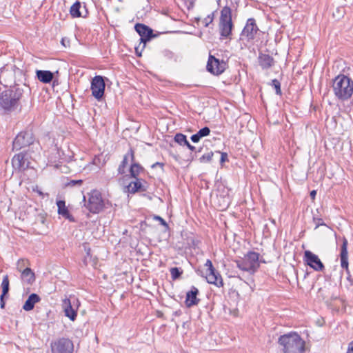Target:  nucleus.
Here are the masks:
<instances>
[{"label": "nucleus", "instance_id": "nucleus-1", "mask_svg": "<svg viewBox=\"0 0 353 353\" xmlns=\"http://www.w3.org/2000/svg\"><path fill=\"white\" fill-rule=\"evenodd\" d=\"M23 90L13 87L0 92V107L5 112L14 111L19 106V101L23 95Z\"/></svg>", "mask_w": 353, "mask_h": 353}, {"label": "nucleus", "instance_id": "nucleus-2", "mask_svg": "<svg viewBox=\"0 0 353 353\" xmlns=\"http://www.w3.org/2000/svg\"><path fill=\"white\" fill-rule=\"evenodd\" d=\"M283 353H304L305 341L296 332L281 335L278 339Z\"/></svg>", "mask_w": 353, "mask_h": 353}, {"label": "nucleus", "instance_id": "nucleus-3", "mask_svg": "<svg viewBox=\"0 0 353 353\" xmlns=\"http://www.w3.org/2000/svg\"><path fill=\"white\" fill-rule=\"evenodd\" d=\"M332 90L337 99L347 101L353 94V80L346 75L339 74L333 80Z\"/></svg>", "mask_w": 353, "mask_h": 353}, {"label": "nucleus", "instance_id": "nucleus-4", "mask_svg": "<svg viewBox=\"0 0 353 353\" xmlns=\"http://www.w3.org/2000/svg\"><path fill=\"white\" fill-rule=\"evenodd\" d=\"M260 254L254 251H249L244 257L235 260L238 268L242 271L248 272L250 274H254L260 267V263H265V261L259 259Z\"/></svg>", "mask_w": 353, "mask_h": 353}, {"label": "nucleus", "instance_id": "nucleus-5", "mask_svg": "<svg viewBox=\"0 0 353 353\" xmlns=\"http://www.w3.org/2000/svg\"><path fill=\"white\" fill-rule=\"evenodd\" d=\"M88 196V199L86 201L85 196H83V201L85 202L84 206L89 212L97 214L103 209L104 201L99 191L92 190Z\"/></svg>", "mask_w": 353, "mask_h": 353}, {"label": "nucleus", "instance_id": "nucleus-6", "mask_svg": "<svg viewBox=\"0 0 353 353\" xmlns=\"http://www.w3.org/2000/svg\"><path fill=\"white\" fill-rule=\"evenodd\" d=\"M79 305V301L75 296L66 298L63 300L61 306L64 311L65 315L72 321H75L77 316V311Z\"/></svg>", "mask_w": 353, "mask_h": 353}, {"label": "nucleus", "instance_id": "nucleus-7", "mask_svg": "<svg viewBox=\"0 0 353 353\" xmlns=\"http://www.w3.org/2000/svg\"><path fill=\"white\" fill-rule=\"evenodd\" d=\"M207 268L205 279L208 283L214 285L218 288L223 286V281L220 273L214 268L211 260L208 259L205 263Z\"/></svg>", "mask_w": 353, "mask_h": 353}, {"label": "nucleus", "instance_id": "nucleus-8", "mask_svg": "<svg viewBox=\"0 0 353 353\" xmlns=\"http://www.w3.org/2000/svg\"><path fill=\"white\" fill-rule=\"evenodd\" d=\"M34 137L31 132L24 131L19 132L12 142L13 150H19L29 146L34 142Z\"/></svg>", "mask_w": 353, "mask_h": 353}, {"label": "nucleus", "instance_id": "nucleus-9", "mask_svg": "<svg viewBox=\"0 0 353 353\" xmlns=\"http://www.w3.org/2000/svg\"><path fill=\"white\" fill-rule=\"evenodd\" d=\"M259 31V28L256 25V20L254 18H249L240 34V39L250 41L255 38Z\"/></svg>", "mask_w": 353, "mask_h": 353}, {"label": "nucleus", "instance_id": "nucleus-10", "mask_svg": "<svg viewBox=\"0 0 353 353\" xmlns=\"http://www.w3.org/2000/svg\"><path fill=\"white\" fill-rule=\"evenodd\" d=\"M52 353H72L74 345L67 338H60L51 343Z\"/></svg>", "mask_w": 353, "mask_h": 353}, {"label": "nucleus", "instance_id": "nucleus-11", "mask_svg": "<svg viewBox=\"0 0 353 353\" xmlns=\"http://www.w3.org/2000/svg\"><path fill=\"white\" fill-rule=\"evenodd\" d=\"M225 67L226 63L224 61H221L211 54L209 55L206 65L208 72L215 75H219L225 71Z\"/></svg>", "mask_w": 353, "mask_h": 353}, {"label": "nucleus", "instance_id": "nucleus-12", "mask_svg": "<svg viewBox=\"0 0 353 353\" xmlns=\"http://www.w3.org/2000/svg\"><path fill=\"white\" fill-rule=\"evenodd\" d=\"M303 261L315 271H323L325 268L319 256L310 250L304 252Z\"/></svg>", "mask_w": 353, "mask_h": 353}, {"label": "nucleus", "instance_id": "nucleus-13", "mask_svg": "<svg viewBox=\"0 0 353 353\" xmlns=\"http://www.w3.org/2000/svg\"><path fill=\"white\" fill-rule=\"evenodd\" d=\"M105 84L101 76H95L91 82V90L92 96L97 100H100L105 91Z\"/></svg>", "mask_w": 353, "mask_h": 353}, {"label": "nucleus", "instance_id": "nucleus-14", "mask_svg": "<svg viewBox=\"0 0 353 353\" xmlns=\"http://www.w3.org/2000/svg\"><path fill=\"white\" fill-rule=\"evenodd\" d=\"M135 30L140 36L141 43H143V48L145 47V43L148 41L152 39L153 35V31L151 28L141 23H137L135 26Z\"/></svg>", "mask_w": 353, "mask_h": 353}, {"label": "nucleus", "instance_id": "nucleus-15", "mask_svg": "<svg viewBox=\"0 0 353 353\" xmlns=\"http://www.w3.org/2000/svg\"><path fill=\"white\" fill-rule=\"evenodd\" d=\"M23 263V260H19L18 261L17 270L21 272V279L23 282L27 284H32L35 281V275L33 271L30 268H26L22 270L19 266L20 263Z\"/></svg>", "mask_w": 353, "mask_h": 353}, {"label": "nucleus", "instance_id": "nucleus-16", "mask_svg": "<svg viewBox=\"0 0 353 353\" xmlns=\"http://www.w3.org/2000/svg\"><path fill=\"white\" fill-rule=\"evenodd\" d=\"M342 245L341 247L340 259L341 266L342 268L345 269L347 273H349L348 269V252H347V240L343 237L342 239Z\"/></svg>", "mask_w": 353, "mask_h": 353}, {"label": "nucleus", "instance_id": "nucleus-17", "mask_svg": "<svg viewBox=\"0 0 353 353\" xmlns=\"http://www.w3.org/2000/svg\"><path fill=\"white\" fill-rule=\"evenodd\" d=\"M199 290L195 286H192L190 291L186 293L185 305L188 307L196 305L199 303V299L197 298Z\"/></svg>", "mask_w": 353, "mask_h": 353}, {"label": "nucleus", "instance_id": "nucleus-18", "mask_svg": "<svg viewBox=\"0 0 353 353\" xmlns=\"http://www.w3.org/2000/svg\"><path fill=\"white\" fill-rule=\"evenodd\" d=\"M134 160V152L132 148H130L129 151L124 155L123 161L118 168V172L120 174H123L125 172V168L127 167L129 161L133 162Z\"/></svg>", "mask_w": 353, "mask_h": 353}, {"label": "nucleus", "instance_id": "nucleus-19", "mask_svg": "<svg viewBox=\"0 0 353 353\" xmlns=\"http://www.w3.org/2000/svg\"><path fill=\"white\" fill-rule=\"evenodd\" d=\"M57 205L58 208V214L59 215L62 216L65 219L69 220L70 222H75V219L70 214L68 208L65 206L64 201H57Z\"/></svg>", "mask_w": 353, "mask_h": 353}, {"label": "nucleus", "instance_id": "nucleus-20", "mask_svg": "<svg viewBox=\"0 0 353 353\" xmlns=\"http://www.w3.org/2000/svg\"><path fill=\"white\" fill-rule=\"evenodd\" d=\"M14 79V73L12 70H9L3 68L0 70V83L7 87Z\"/></svg>", "mask_w": 353, "mask_h": 353}, {"label": "nucleus", "instance_id": "nucleus-21", "mask_svg": "<svg viewBox=\"0 0 353 353\" xmlns=\"http://www.w3.org/2000/svg\"><path fill=\"white\" fill-rule=\"evenodd\" d=\"M36 76L38 80L43 83H49L54 78L53 73L50 70H37Z\"/></svg>", "mask_w": 353, "mask_h": 353}, {"label": "nucleus", "instance_id": "nucleus-22", "mask_svg": "<svg viewBox=\"0 0 353 353\" xmlns=\"http://www.w3.org/2000/svg\"><path fill=\"white\" fill-rule=\"evenodd\" d=\"M259 65L263 69L266 70L271 68L274 65V59L269 54H260L259 55Z\"/></svg>", "mask_w": 353, "mask_h": 353}, {"label": "nucleus", "instance_id": "nucleus-23", "mask_svg": "<svg viewBox=\"0 0 353 353\" xmlns=\"http://www.w3.org/2000/svg\"><path fill=\"white\" fill-rule=\"evenodd\" d=\"M219 23H233L232 19V9L228 6H224L220 13Z\"/></svg>", "mask_w": 353, "mask_h": 353}, {"label": "nucleus", "instance_id": "nucleus-24", "mask_svg": "<svg viewBox=\"0 0 353 353\" xmlns=\"http://www.w3.org/2000/svg\"><path fill=\"white\" fill-rule=\"evenodd\" d=\"M40 301L41 298L39 295L34 293L31 294L23 305V309L26 311H30L34 308V305Z\"/></svg>", "mask_w": 353, "mask_h": 353}, {"label": "nucleus", "instance_id": "nucleus-25", "mask_svg": "<svg viewBox=\"0 0 353 353\" xmlns=\"http://www.w3.org/2000/svg\"><path fill=\"white\" fill-rule=\"evenodd\" d=\"M12 164L14 169H24L26 167L25 154L21 152L15 154L12 159Z\"/></svg>", "mask_w": 353, "mask_h": 353}, {"label": "nucleus", "instance_id": "nucleus-26", "mask_svg": "<svg viewBox=\"0 0 353 353\" xmlns=\"http://www.w3.org/2000/svg\"><path fill=\"white\" fill-rule=\"evenodd\" d=\"M234 27L233 23H219V28L220 36L221 38H228L231 34L232 30Z\"/></svg>", "mask_w": 353, "mask_h": 353}, {"label": "nucleus", "instance_id": "nucleus-27", "mask_svg": "<svg viewBox=\"0 0 353 353\" xmlns=\"http://www.w3.org/2000/svg\"><path fill=\"white\" fill-rule=\"evenodd\" d=\"M128 191L130 193H135L138 191H146V187L143 185L141 181L137 178L135 181L131 182L128 185Z\"/></svg>", "mask_w": 353, "mask_h": 353}, {"label": "nucleus", "instance_id": "nucleus-28", "mask_svg": "<svg viewBox=\"0 0 353 353\" xmlns=\"http://www.w3.org/2000/svg\"><path fill=\"white\" fill-rule=\"evenodd\" d=\"M210 130L208 127H204L199 130L197 133L192 135L191 140L194 143H198L202 137L209 135Z\"/></svg>", "mask_w": 353, "mask_h": 353}, {"label": "nucleus", "instance_id": "nucleus-29", "mask_svg": "<svg viewBox=\"0 0 353 353\" xmlns=\"http://www.w3.org/2000/svg\"><path fill=\"white\" fill-rule=\"evenodd\" d=\"M81 8V4L80 2H75L71 7L70 10V13L72 17H83L80 11V8Z\"/></svg>", "mask_w": 353, "mask_h": 353}, {"label": "nucleus", "instance_id": "nucleus-30", "mask_svg": "<svg viewBox=\"0 0 353 353\" xmlns=\"http://www.w3.org/2000/svg\"><path fill=\"white\" fill-rule=\"evenodd\" d=\"M142 170V167L137 163H132L130 165V172L132 177L137 179V176Z\"/></svg>", "mask_w": 353, "mask_h": 353}, {"label": "nucleus", "instance_id": "nucleus-31", "mask_svg": "<svg viewBox=\"0 0 353 353\" xmlns=\"http://www.w3.org/2000/svg\"><path fill=\"white\" fill-rule=\"evenodd\" d=\"M9 285H10V282H9L8 276L5 275L3 277V280L1 282V288H2V293L1 295L6 296L8 293L9 289H10Z\"/></svg>", "mask_w": 353, "mask_h": 353}, {"label": "nucleus", "instance_id": "nucleus-32", "mask_svg": "<svg viewBox=\"0 0 353 353\" xmlns=\"http://www.w3.org/2000/svg\"><path fill=\"white\" fill-rule=\"evenodd\" d=\"M174 141L180 145H185L188 144V141L187 140L186 136L181 133H176L174 136Z\"/></svg>", "mask_w": 353, "mask_h": 353}, {"label": "nucleus", "instance_id": "nucleus-33", "mask_svg": "<svg viewBox=\"0 0 353 353\" xmlns=\"http://www.w3.org/2000/svg\"><path fill=\"white\" fill-rule=\"evenodd\" d=\"M183 273V271L180 270V269L179 268H172L170 269V274H171V277L173 280H176L177 279H179L181 275Z\"/></svg>", "mask_w": 353, "mask_h": 353}, {"label": "nucleus", "instance_id": "nucleus-34", "mask_svg": "<svg viewBox=\"0 0 353 353\" xmlns=\"http://www.w3.org/2000/svg\"><path fill=\"white\" fill-rule=\"evenodd\" d=\"M214 12H212L211 14H208L206 17H205L203 20V23L205 27H208L210 23H212L214 21Z\"/></svg>", "mask_w": 353, "mask_h": 353}, {"label": "nucleus", "instance_id": "nucleus-35", "mask_svg": "<svg viewBox=\"0 0 353 353\" xmlns=\"http://www.w3.org/2000/svg\"><path fill=\"white\" fill-rule=\"evenodd\" d=\"M272 85L274 88L276 94L278 95H281L282 92L281 90V83L279 80L277 79H273L272 81Z\"/></svg>", "mask_w": 353, "mask_h": 353}, {"label": "nucleus", "instance_id": "nucleus-36", "mask_svg": "<svg viewBox=\"0 0 353 353\" xmlns=\"http://www.w3.org/2000/svg\"><path fill=\"white\" fill-rule=\"evenodd\" d=\"M213 157V152H208L206 154H204L201 158L200 161L201 162H210Z\"/></svg>", "mask_w": 353, "mask_h": 353}, {"label": "nucleus", "instance_id": "nucleus-37", "mask_svg": "<svg viewBox=\"0 0 353 353\" xmlns=\"http://www.w3.org/2000/svg\"><path fill=\"white\" fill-rule=\"evenodd\" d=\"M314 221L316 223V227L315 228H319V226L321 225H325V224L324 223L323 221L321 219H316V218H314Z\"/></svg>", "mask_w": 353, "mask_h": 353}, {"label": "nucleus", "instance_id": "nucleus-38", "mask_svg": "<svg viewBox=\"0 0 353 353\" xmlns=\"http://www.w3.org/2000/svg\"><path fill=\"white\" fill-rule=\"evenodd\" d=\"M157 166L160 167L161 168V170H163L164 163H161V162H156L155 163L152 164L151 167H152V168H155Z\"/></svg>", "mask_w": 353, "mask_h": 353}, {"label": "nucleus", "instance_id": "nucleus-39", "mask_svg": "<svg viewBox=\"0 0 353 353\" xmlns=\"http://www.w3.org/2000/svg\"><path fill=\"white\" fill-rule=\"evenodd\" d=\"M228 160V154L225 152H221V162H224Z\"/></svg>", "mask_w": 353, "mask_h": 353}, {"label": "nucleus", "instance_id": "nucleus-40", "mask_svg": "<svg viewBox=\"0 0 353 353\" xmlns=\"http://www.w3.org/2000/svg\"><path fill=\"white\" fill-rule=\"evenodd\" d=\"M4 296H3V295H1V296H0V305H1V308H4V307H5Z\"/></svg>", "mask_w": 353, "mask_h": 353}, {"label": "nucleus", "instance_id": "nucleus-41", "mask_svg": "<svg viewBox=\"0 0 353 353\" xmlns=\"http://www.w3.org/2000/svg\"><path fill=\"white\" fill-rule=\"evenodd\" d=\"M156 219H158L159 220V222H161V223L163 225H167V223L165 221V220L163 219H162L161 217L159 216H157L155 217Z\"/></svg>", "mask_w": 353, "mask_h": 353}, {"label": "nucleus", "instance_id": "nucleus-42", "mask_svg": "<svg viewBox=\"0 0 353 353\" xmlns=\"http://www.w3.org/2000/svg\"><path fill=\"white\" fill-rule=\"evenodd\" d=\"M347 353H353V341L349 344Z\"/></svg>", "mask_w": 353, "mask_h": 353}, {"label": "nucleus", "instance_id": "nucleus-43", "mask_svg": "<svg viewBox=\"0 0 353 353\" xmlns=\"http://www.w3.org/2000/svg\"><path fill=\"white\" fill-rule=\"evenodd\" d=\"M185 145H186V146L188 148V149H189V150H190L191 151H194V150H195V149H196V148H195L194 146L192 145L189 143V141L188 142V144H186Z\"/></svg>", "mask_w": 353, "mask_h": 353}, {"label": "nucleus", "instance_id": "nucleus-44", "mask_svg": "<svg viewBox=\"0 0 353 353\" xmlns=\"http://www.w3.org/2000/svg\"><path fill=\"white\" fill-rule=\"evenodd\" d=\"M316 190H312L310 192V196L312 199H315V196H316Z\"/></svg>", "mask_w": 353, "mask_h": 353}, {"label": "nucleus", "instance_id": "nucleus-45", "mask_svg": "<svg viewBox=\"0 0 353 353\" xmlns=\"http://www.w3.org/2000/svg\"><path fill=\"white\" fill-rule=\"evenodd\" d=\"M82 183V181L81 180H77V181H74V180H72L71 181V183L72 184H81Z\"/></svg>", "mask_w": 353, "mask_h": 353}, {"label": "nucleus", "instance_id": "nucleus-46", "mask_svg": "<svg viewBox=\"0 0 353 353\" xmlns=\"http://www.w3.org/2000/svg\"><path fill=\"white\" fill-rule=\"evenodd\" d=\"M228 203H226V204H224L223 206H221V210L225 209L228 207Z\"/></svg>", "mask_w": 353, "mask_h": 353}, {"label": "nucleus", "instance_id": "nucleus-47", "mask_svg": "<svg viewBox=\"0 0 353 353\" xmlns=\"http://www.w3.org/2000/svg\"><path fill=\"white\" fill-rule=\"evenodd\" d=\"M139 47L136 48V52L138 56H141V53H139Z\"/></svg>", "mask_w": 353, "mask_h": 353}, {"label": "nucleus", "instance_id": "nucleus-48", "mask_svg": "<svg viewBox=\"0 0 353 353\" xmlns=\"http://www.w3.org/2000/svg\"><path fill=\"white\" fill-rule=\"evenodd\" d=\"M61 43H62L63 46H65V42H64V39H63L61 40Z\"/></svg>", "mask_w": 353, "mask_h": 353}, {"label": "nucleus", "instance_id": "nucleus-49", "mask_svg": "<svg viewBox=\"0 0 353 353\" xmlns=\"http://www.w3.org/2000/svg\"><path fill=\"white\" fill-rule=\"evenodd\" d=\"M196 21H199V20H200V19H199V18H196Z\"/></svg>", "mask_w": 353, "mask_h": 353}]
</instances>
